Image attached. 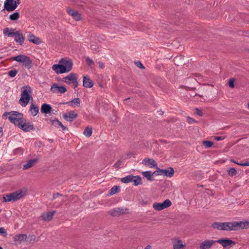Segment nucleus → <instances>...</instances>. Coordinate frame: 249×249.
I'll use <instances>...</instances> for the list:
<instances>
[{"label":"nucleus","instance_id":"nucleus-34","mask_svg":"<svg viewBox=\"0 0 249 249\" xmlns=\"http://www.w3.org/2000/svg\"><path fill=\"white\" fill-rule=\"evenodd\" d=\"M19 18V13L18 11H16L14 13L11 14L9 16V18L11 20L15 21L18 19Z\"/></svg>","mask_w":249,"mask_h":249},{"label":"nucleus","instance_id":"nucleus-22","mask_svg":"<svg viewBox=\"0 0 249 249\" xmlns=\"http://www.w3.org/2000/svg\"><path fill=\"white\" fill-rule=\"evenodd\" d=\"M76 77V74L71 72L68 76L64 77L62 81L67 84H70L75 79Z\"/></svg>","mask_w":249,"mask_h":249},{"label":"nucleus","instance_id":"nucleus-46","mask_svg":"<svg viewBox=\"0 0 249 249\" xmlns=\"http://www.w3.org/2000/svg\"><path fill=\"white\" fill-rule=\"evenodd\" d=\"M122 163V161L121 160H118L115 164L114 165V166L117 169H118Z\"/></svg>","mask_w":249,"mask_h":249},{"label":"nucleus","instance_id":"nucleus-63","mask_svg":"<svg viewBox=\"0 0 249 249\" xmlns=\"http://www.w3.org/2000/svg\"><path fill=\"white\" fill-rule=\"evenodd\" d=\"M0 133H1V136H3V129L2 127H0Z\"/></svg>","mask_w":249,"mask_h":249},{"label":"nucleus","instance_id":"nucleus-48","mask_svg":"<svg viewBox=\"0 0 249 249\" xmlns=\"http://www.w3.org/2000/svg\"><path fill=\"white\" fill-rule=\"evenodd\" d=\"M187 122L190 124L196 122V121L195 120H194V119H193L190 117H187Z\"/></svg>","mask_w":249,"mask_h":249},{"label":"nucleus","instance_id":"nucleus-43","mask_svg":"<svg viewBox=\"0 0 249 249\" xmlns=\"http://www.w3.org/2000/svg\"><path fill=\"white\" fill-rule=\"evenodd\" d=\"M135 64H136V65L138 67L140 68L141 69H145L144 66L143 65V64L140 61H138L135 62Z\"/></svg>","mask_w":249,"mask_h":249},{"label":"nucleus","instance_id":"nucleus-6","mask_svg":"<svg viewBox=\"0 0 249 249\" xmlns=\"http://www.w3.org/2000/svg\"><path fill=\"white\" fill-rule=\"evenodd\" d=\"M133 182V185L135 186L142 185V178L140 176L128 175L125 176V183Z\"/></svg>","mask_w":249,"mask_h":249},{"label":"nucleus","instance_id":"nucleus-58","mask_svg":"<svg viewBox=\"0 0 249 249\" xmlns=\"http://www.w3.org/2000/svg\"><path fill=\"white\" fill-rule=\"evenodd\" d=\"M67 11L68 13L69 14V15H72V12H73L74 11V10L71 9H68L67 10Z\"/></svg>","mask_w":249,"mask_h":249},{"label":"nucleus","instance_id":"nucleus-62","mask_svg":"<svg viewBox=\"0 0 249 249\" xmlns=\"http://www.w3.org/2000/svg\"><path fill=\"white\" fill-rule=\"evenodd\" d=\"M16 3V5L19 4L20 3V0H14Z\"/></svg>","mask_w":249,"mask_h":249},{"label":"nucleus","instance_id":"nucleus-30","mask_svg":"<svg viewBox=\"0 0 249 249\" xmlns=\"http://www.w3.org/2000/svg\"><path fill=\"white\" fill-rule=\"evenodd\" d=\"M142 175L149 181H152L154 180V179L152 177V176H153V174H152V172L151 171H144L142 172Z\"/></svg>","mask_w":249,"mask_h":249},{"label":"nucleus","instance_id":"nucleus-31","mask_svg":"<svg viewBox=\"0 0 249 249\" xmlns=\"http://www.w3.org/2000/svg\"><path fill=\"white\" fill-rule=\"evenodd\" d=\"M26 241L30 243H34L37 242L38 241V239L36 237L35 235L32 234H29V236H27Z\"/></svg>","mask_w":249,"mask_h":249},{"label":"nucleus","instance_id":"nucleus-18","mask_svg":"<svg viewBox=\"0 0 249 249\" xmlns=\"http://www.w3.org/2000/svg\"><path fill=\"white\" fill-rule=\"evenodd\" d=\"M27 39L36 45H39L41 43L42 41L41 39L33 34L30 33L27 36Z\"/></svg>","mask_w":249,"mask_h":249},{"label":"nucleus","instance_id":"nucleus-64","mask_svg":"<svg viewBox=\"0 0 249 249\" xmlns=\"http://www.w3.org/2000/svg\"><path fill=\"white\" fill-rule=\"evenodd\" d=\"M151 246L150 245H147L144 249H150Z\"/></svg>","mask_w":249,"mask_h":249},{"label":"nucleus","instance_id":"nucleus-37","mask_svg":"<svg viewBox=\"0 0 249 249\" xmlns=\"http://www.w3.org/2000/svg\"><path fill=\"white\" fill-rule=\"evenodd\" d=\"M47 122L49 123V122L52 123V124L54 125L55 127L58 128L59 120L57 119H55L54 120H47Z\"/></svg>","mask_w":249,"mask_h":249},{"label":"nucleus","instance_id":"nucleus-42","mask_svg":"<svg viewBox=\"0 0 249 249\" xmlns=\"http://www.w3.org/2000/svg\"><path fill=\"white\" fill-rule=\"evenodd\" d=\"M73 18L76 20V21H79L81 19V14H79L77 11L75 13V14L74 15Z\"/></svg>","mask_w":249,"mask_h":249},{"label":"nucleus","instance_id":"nucleus-26","mask_svg":"<svg viewBox=\"0 0 249 249\" xmlns=\"http://www.w3.org/2000/svg\"><path fill=\"white\" fill-rule=\"evenodd\" d=\"M29 111L31 112L32 116H35L39 112L38 107L35 104H32L29 109Z\"/></svg>","mask_w":249,"mask_h":249},{"label":"nucleus","instance_id":"nucleus-14","mask_svg":"<svg viewBox=\"0 0 249 249\" xmlns=\"http://www.w3.org/2000/svg\"><path fill=\"white\" fill-rule=\"evenodd\" d=\"M83 87L86 88H90L93 87L94 83L89 76L83 75Z\"/></svg>","mask_w":249,"mask_h":249},{"label":"nucleus","instance_id":"nucleus-21","mask_svg":"<svg viewBox=\"0 0 249 249\" xmlns=\"http://www.w3.org/2000/svg\"><path fill=\"white\" fill-rule=\"evenodd\" d=\"M55 213V211L52 212H48L46 213H43L40 216L41 219L44 221H50L53 219V217Z\"/></svg>","mask_w":249,"mask_h":249},{"label":"nucleus","instance_id":"nucleus-5","mask_svg":"<svg viewBox=\"0 0 249 249\" xmlns=\"http://www.w3.org/2000/svg\"><path fill=\"white\" fill-rule=\"evenodd\" d=\"M13 59L17 62L23 63V66L29 69L32 67V61L30 58L24 54H19L13 57Z\"/></svg>","mask_w":249,"mask_h":249},{"label":"nucleus","instance_id":"nucleus-51","mask_svg":"<svg viewBox=\"0 0 249 249\" xmlns=\"http://www.w3.org/2000/svg\"><path fill=\"white\" fill-rule=\"evenodd\" d=\"M58 124H58V128H59V127H61L62 128V129L63 130H67L68 129V128H67L66 126H64V125L62 124V123H61V122H60L59 121V123H58Z\"/></svg>","mask_w":249,"mask_h":249},{"label":"nucleus","instance_id":"nucleus-15","mask_svg":"<svg viewBox=\"0 0 249 249\" xmlns=\"http://www.w3.org/2000/svg\"><path fill=\"white\" fill-rule=\"evenodd\" d=\"M39 160L38 158H35L31 159L27 161V162L23 164V169L27 170L31 167L34 166L38 161Z\"/></svg>","mask_w":249,"mask_h":249},{"label":"nucleus","instance_id":"nucleus-49","mask_svg":"<svg viewBox=\"0 0 249 249\" xmlns=\"http://www.w3.org/2000/svg\"><path fill=\"white\" fill-rule=\"evenodd\" d=\"M136 153L134 152H129L126 154V156L128 158H130L131 157L135 158Z\"/></svg>","mask_w":249,"mask_h":249},{"label":"nucleus","instance_id":"nucleus-32","mask_svg":"<svg viewBox=\"0 0 249 249\" xmlns=\"http://www.w3.org/2000/svg\"><path fill=\"white\" fill-rule=\"evenodd\" d=\"M184 247L185 245L182 244V241L180 240H178L177 242H175L173 244L174 249H181Z\"/></svg>","mask_w":249,"mask_h":249},{"label":"nucleus","instance_id":"nucleus-59","mask_svg":"<svg viewBox=\"0 0 249 249\" xmlns=\"http://www.w3.org/2000/svg\"><path fill=\"white\" fill-rule=\"evenodd\" d=\"M159 173H160L159 172H157V170L155 171H154V172L152 173V174H153V175H155V176L160 175V174H159Z\"/></svg>","mask_w":249,"mask_h":249},{"label":"nucleus","instance_id":"nucleus-12","mask_svg":"<svg viewBox=\"0 0 249 249\" xmlns=\"http://www.w3.org/2000/svg\"><path fill=\"white\" fill-rule=\"evenodd\" d=\"M50 90L53 93H64L67 91V89L64 86H59L57 84L54 83L51 86Z\"/></svg>","mask_w":249,"mask_h":249},{"label":"nucleus","instance_id":"nucleus-40","mask_svg":"<svg viewBox=\"0 0 249 249\" xmlns=\"http://www.w3.org/2000/svg\"><path fill=\"white\" fill-rule=\"evenodd\" d=\"M236 174L237 171L234 168H231L228 170V174L231 177L236 175Z\"/></svg>","mask_w":249,"mask_h":249},{"label":"nucleus","instance_id":"nucleus-57","mask_svg":"<svg viewBox=\"0 0 249 249\" xmlns=\"http://www.w3.org/2000/svg\"><path fill=\"white\" fill-rule=\"evenodd\" d=\"M98 64H99V67L100 69H103L105 67V65H104V63H102V62H99Z\"/></svg>","mask_w":249,"mask_h":249},{"label":"nucleus","instance_id":"nucleus-50","mask_svg":"<svg viewBox=\"0 0 249 249\" xmlns=\"http://www.w3.org/2000/svg\"><path fill=\"white\" fill-rule=\"evenodd\" d=\"M0 234H2L4 236H6L7 235L6 231L4 228H0Z\"/></svg>","mask_w":249,"mask_h":249},{"label":"nucleus","instance_id":"nucleus-10","mask_svg":"<svg viewBox=\"0 0 249 249\" xmlns=\"http://www.w3.org/2000/svg\"><path fill=\"white\" fill-rule=\"evenodd\" d=\"M157 172H159L160 175H163L167 177H172L175 172L174 169L172 167H168L167 169H161L157 166Z\"/></svg>","mask_w":249,"mask_h":249},{"label":"nucleus","instance_id":"nucleus-53","mask_svg":"<svg viewBox=\"0 0 249 249\" xmlns=\"http://www.w3.org/2000/svg\"><path fill=\"white\" fill-rule=\"evenodd\" d=\"M62 196V194L58 193L53 194L52 200H54V199H56L57 198V197H58L59 196Z\"/></svg>","mask_w":249,"mask_h":249},{"label":"nucleus","instance_id":"nucleus-47","mask_svg":"<svg viewBox=\"0 0 249 249\" xmlns=\"http://www.w3.org/2000/svg\"><path fill=\"white\" fill-rule=\"evenodd\" d=\"M86 62L89 66H91L93 64L94 62L92 59H91L89 57H88L86 59Z\"/></svg>","mask_w":249,"mask_h":249},{"label":"nucleus","instance_id":"nucleus-39","mask_svg":"<svg viewBox=\"0 0 249 249\" xmlns=\"http://www.w3.org/2000/svg\"><path fill=\"white\" fill-rule=\"evenodd\" d=\"M18 73V71L16 69H12L8 72V75L11 77H14Z\"/></svg>","mask_w":249,"mask_h":249},{"label":"nucleus","instance_id":"nucleus-9","mask_svg":"<svg viewBox=\"0 0 249 249\" xmlns=\"http://www.w3.org/2000/svg\"><path fill=\"white\" fill-rule=\"evenodd\" d=\"M224 248H230L235 245V242L229 238H221L216 241Z\"/></svg>","mask_w":249,"mask_h":249},{"label":"nucleus","instance_id":"nucleus-35","mask_svg":"<svg viewBox=\"0 0 249 249\" xmlns=\"http://www.w3.org/2000/svg\"><path fill=\"white\" fill-rule=\"evenodd\" d=\"M92 128L88 126V127H86V128L84 129V132H83V134L85 136L89 138L91 136V135L92 134Z\"/></svg>","mask_w":249,"mask_h":249},{"label":"nucleus","instance_id":"nucleus-27","mask_svg":"<svg viewBox=\"0 0 249 249\" xmlns=\"http://www.w3.org/2000/svg\"><path fill=\"white\" fill-rule=\"evenodd\" d=\"M15 29L13 28H6L3 29V34L8 37H13L15 35Z\"/></svg>","mask_w":249,"mask_h":249},{"label":"nucleus","instance_id":"nucleus-54","mask_svg":"<svg viewBox=\"0 0 249 249\" xmlns=\"http://www.w3.org/2000/svg\"><path fill=\"white\" fill-rule=\"evenodd\" d=\"M73 84L74 88H76L78 86V83L77 82V78L76 77L75 79L71 83Z\"/></svg>","mask_w":249,"mask_h":249},{"label":"nucleus","instance_id":"nucleus-17","mask_svg":"<svg viewBox=\"0 0 249 249\" xmlns=\"http://www.w3.org/2000/svg\"><path fill=\"white\" fill-rule=\"evenodd\" d=\"M216 242L214 240H206L200 243L199 248L200 249H209L213 244Z\"/></svg>","mask_w":249,"mask_h":249},{"label":"nucleus","instance_id":"nucleus-55","mask_svg":"<svg viewBox=\"0 0 249 249\" xmlns=\"http://www.w3.org/2000/svg\"><path fill=\"white\" fill-rule=\"evenodd\" d=\"M224 139V137L222 136H215L214 137V140L216 141H220Z\"/></svg>","mask_w":249,"mask_h":249},{"label":"nucleus","instance_id":"nucleus-61","mask_svg":"<svg viewBox=\"0 0 249 249\" xmlns=\"http://www.w3.org/2000/svg\"><path fill=\"white\" fill-rule=\"evenodd\" d=\"M231 161L232 162H233V163H235V164H238V165H240V164H241L240 163H239V162H236V161H235V160H233V159H231Z\"/></svg>","mask_w":249,"mask_h":249},{"label":"nucleus","instance_id":"nucleus-38","mask_svg":"<svg viewBox=\"0 0 249 249\" xmlns=\"http://www.w3.org/2000/svg\"><path fill=\"white\" fill-rule=\"evenodd\" d=\"M202 143L206 148H210L213 145V142L210 141H204Z\"/></svg>","mask_w":249,"mask_h":249},{"label":"nucleus","instance_id":"nucleus-13","mask_svg":"<svg viewBox=\"0 0 249 249\" xmlns=\"http://www.w3.org/2000/svg\"><path fill=\"white\" fill-rule=\"evenodd\" d=\"M77 117L78 114L73 110H71L63 114V118L68 122H72Z\"/></svg>","mask_w":249,"mask_h":249},{"label":"nucleus","instance_id":"nucleus-20","mask_svg":"<svg viewBox=\"0 0 249 249\" xmlns=\"http://www.w3.org/2000/svg\"><path fill=\"white\" fill-rule=\"evenodd\" d=\"M14 36H15L14 40L16 42H18L20 45L23 43L24 37L20 31L15 32V35Z\"/></svg>","mask_w":249,"mask_h":249},{"label":"nucleus","instance_id":"nucleus-33","mask_svg":"<svg viewBox=\"0 0 249 249\" xmlns=\"http://www.w3.org/2000/svg\"><path fill=\"white\" fill-rule=\"evenodd\" d=\"M223 222H215L212 224V227L213 229H217L218 230H223L224 229L222 225Z\"/></svg>","mask_w":249,"mask_h":249},{"label":"nucleus","instance_id":"nucleus-44","mask_svg":"<svg viewBox=\"0 0 249 249\" xmlns=\"http://www.w3.org/2000/svg\"><path fill=\"white\" fill-rule=\"evenodd\" d=\"M195 113L197 114V115L199 116H202L203 115V113L202 112V110L198 109V108H195Z\"/></svg>","mask_w":249,"mask_h":249},{"label":"nucleus","instance_id":"nucleus-16","mask_svg":"<svg viewBox=\"0 0 249 249\" xmlns=\"http://www.w3.org/2000/svg\"><path fill=\"white\" fill-rule=\"evenodd\" d=\"M142 163L145 165L149 166L150 168L154 167L157 168V166H158L156 162L153 159L146 158L142 160Z\"/></svg>","mask_w":249,"mask_h":249},{"label":"nucleus","instance_id":"nucleus-52","mask_svg":"<svg viewBox=\"0 0 249 249\" xmlns=\"http://www.w3.org/2000/svg\"><path fill=\"white\" fill-rule=\"evenodd\" d=\"M58 124H58V128H59V127H61L62 128V129L63 130H67L68 129V128H67L66 126H64V125L62 124V123H61V122H60L59 121V123H58Z\"/></svg>","mask_w":249,"mask_h":249},{"label":"nucleus","instance_id":"nucleus-4","mask_svg":"<svg viewBox=\"0 0 249 249\" xmlns=\"http://www.w3.org/2000/svg\"><path fill=\"white\" fill-rule=\"evenodd\" d=\"M21 97L19 102L22 107H25L30 101V98H32V89L29 85L23 86L22 88Z\"/></svg>","mask_w":249,"mask_h":249},{"label":"nucleus","instance_id":"nucleus-7","mask_svg":"<svg viewBox=\"0 0 249 249\" xmlns=\"http://www.w3.org/2000/svg\"><path fill=\"white\" fill-rule=\"evenodd\" d=\"M232 227L233 231H239L240 230L249 228V221H233Z\"/></svg>","mask_w":249,"mask_h":249},{"label":"nucleus","instance_id":"nucleus-3","mask_svg":"<svg viewBox=\"0 0 249 249\" xmlns=\"http://www.w3.org/2000/svg\"><path fill=\"white\" fill-rule=\"evenodd\" d=\"M26 190L19 189L14 192L4 195L2 197V201L3 202L16 201L21 199L26 195Z\"/></svg>","mask_w":249,"mask_h":249},{"label":"nucleus","instance_id":"nucleus-41","mask_svg":"<svg viewBox=\"0 0 249 249\" xmlns=\"http://www.w3.org/2000/svg\"><path fill=\"white\" fill-rule=\"evenodd\" d=\"M235 79L233 78H230L228 82V85L231 88L234 87Z\"/></svg>","mask_w":249,"mask_h":249},{"label":"nucleus","instance_id":"nucleus-2","mask_svg":"<svg viewBox=\"0 0 249 249\" xmlns=\"http://www.w3.org/2000/svg\"><path fill=\"white\" fill-rule=\"evenodd\" d=\"M73 66V63L71 59L63 58L59 61L58 64H54L52 69L57 74H62L70 71Z\"/></svg>","mask_w":249,"mask_h":249},{"label":"nucleus","instance_id":"nucleus-56","mask_svg":"<svg viewBox=\"0 0 249 249\" xmlns=\"http://www.w3.org/2000/svg\"><path fill=\"white\" fill-rule=\"evenodd\" d=\"M240 165L242 166H249V161L245 162L244 163H241V164H240Z\"/></svg>","mask_w":249,"mask_h":249},{"label":"nucleus","instance_id":"nucleus-28","mask_svg":"<svg viewBox=\"0 0 249 249\" xmlns=\"http://www.w3.org/2000/svg\"><path fill=\"white\" fill-rule=\"evenodd\" d=\"M63 104H68L72 107H75V106H79L80 104V100L79 98H74V99L72 100L71 101L66 102V103H63Z\"/></svg>","mask_w":249,"mask_h":249},{"label":"nucleus","instance_id":"nucleus-25","mask_svg":"<svg viewBox=\"0 0 249 249\" xmlns=\"http://www.w3.org/2000/svg\"><path fill=\"white\" fill-rule=\"evenodd\" d=\"M20 112H18L16 111H12L11 112H4L2 115V118H4L5 117H7L8 115L10 116L8 117V119L9 120V118L10 117H11L13 118L17 119L18 114Z\"/></svg>","mask_w":249,"mask_h":249},{"label":"nucleus","instance_id":"nucleus-29","mask_svg":"<svg viewBox=\"0 0 249 249\" xmlns=\"http://www.w3.org/2000/svg\"><path fill=\"white\" fill-rule=\"evenodd\" d=\"M232 222H223V231H233Z\"/></svg>","mask_w":249,"mask_h":249},{"label":"nucleus","instance_id":"nucleus-60","mask_svg":"<svg viewBox=\"0 0 249 249\" xmlns=\"http://www.w3.org/2000/svg\"><path fill=\"white\" fill-rule=\"evenodd\" d=\"M90 47L92 50L96 51V47L95 45H91Z\"/></svg>","mask_w":249,"mask_h":249},{"label":"nucleus","instance_id":"nucleus-36","mask_svg":"<svg viewBox=\"0 0 249 249\" xmlns=\"http://www.w3.org/2000/svg\"><path fill=\"white\" fill-rule=\"evenodd\" d=\"M120 187L118 186H114L109 191L110 195H113L120 191Z\"/></svg>","mask_w":249,"mask_h":249},{"label":"nucleus","instance_id":"nucleus-11","mask_svg":"<svg viewBox=\"0 0 249 249\" xmlns=\"http://www.w3.org/2000/svg\"><path fill=\"white\" fill-rule=\"evenodd\" d=\"M4 9L8 12L14 11L17 8V5L14 0H6L4 4Z\"/></svg>","mask_w":249,"mask_h":249},{"label":"nucleus","instance_id":"nucleus-23","mask_svg":"<svg viewBox=\"0 0 249 249\" xmlns=\"http://www.w3.org/2000/svg\"><path fill=\"white\" fill-rule=\"evenodd\" d=\"M52 110V106L48 104H43L42 105L41 107V112L42 113L48 114L51 113Z\"/></svg>","mask_w":249,"mask_h":249},{"label":"nucleus","instance_id":"nucleus-24","mask_svg":"<svg viewBox=\"0 0 249 249\" xmlns=\"http://www.w3.org/2000/svg\"><path fill=\"white\" fill-rule=\"evenodd\" d=\"M27 235L25 234H19L15 235L14 237V241L15 242H18L21 243L23 241H26Z\"/></svg>","mask_w":249,"mask_h":249},{"label":"nucleus","instance_id":"nucleus-19","mask_svg":"<svg viewBox=\"0 0 249 249\" xmlns=\"http://www.w3.org/2000/svg\"><path fill=\"white\" fill-rule=\"evenodd\" d=\"M108 213L112 216H119L121 214L124 213V210L123 209L116 208L115 209L111 210L109 211Z\"/></svg>","mask_w":249,"mask_h":249},{"label":"nucleus","instance_id":"nucleus-8","mask_svg":"<svg viewBox=\"0 0 249 249\" xmlns=\"http://www.w3.org/2000/svg\"><path fill=\"white\" fill-rule=\"evenodd\" d=\"M171 205V201L167 199L162 203H154L153 204V207L156 210L161 211L170 207Z\"/></svg>","mask_w":249,"mask_h":249},{"label":"nucleus","instance_id":"nucleus-1","mask_svg":"<svg viewBox=\"0 0 249 249\" xmlns=\"http://www.w3.org/2000/svg\"><path fill=\"white\" fill-rule=\"evenodd\" d=\"M9 121L24 132L35 130L34 125L30 122L26 123V120L23 118V114L21 113H19L17 119L10 117Z\"/></svg>","mask_w":249,"mask_h":249},{"label":"nucleus","instance_id":"nucleus-45","mask_svg":"<svg viewBox=\"0 0 249 249\" xmlns=\"http://www.w3.org/2000/svg\"><path fill=\"white\" fill-rule=\"evenodd\" d=\"M14 152L15 154H19V153H20V154H22L23 152H24V149L22 148H16L15 151H14Z\"/></svg>","mask_w":249,"mask_h":249}]
</instances>
